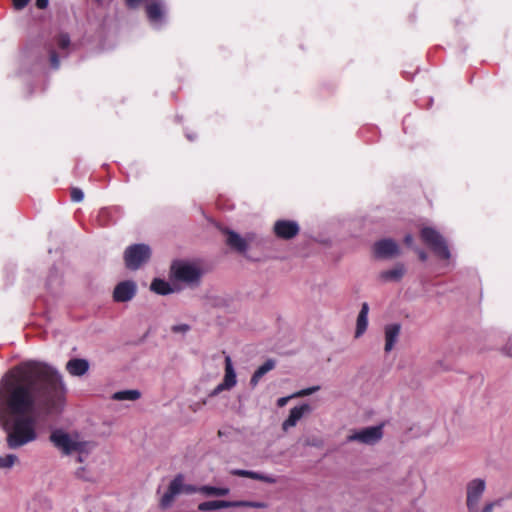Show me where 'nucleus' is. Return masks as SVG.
<instances>
[{
  "instance_id": "nucleus-1",
  "label": "nucleus",
  "mask_w": 512,
  "mask_h": 512,
  "mask_svg": "<svg viewBox=\"0 0 512 512\" xmlns=\"http://www.w3.org/2000/svg\"><path fill=\"white\" fill-rule=\"evenodd\" d=\"M66 387L50 365L27 362L9 370L0 381V421L10 449H19L37 437L36 415L60 413Z\"/></svg>"
},
{
  "instance_id": "nucleus-2",
  "label": "nucleus",
  "mask_w": 512,
  "mask_h": 512,
  "mask_svg": "<svg viewBox=\"0 0 512 512\" xmlns=\"http://www.w3.org/2000/svg\"><path fill=\"white\" fill-rule=\"evenodd\" d=\"M420 238L433 253L443 260H448L451 256L448 245L444 237L432 227H423L420 230Z\"/></svg>"
},
{
  "instance_id": "nucleus-3",
  "label": "nucleus",
  "mask_w": 512,
  "mask_h": 512,
  "mask_svg": "<svg viewBox=\"0 0 512 512\" xmlns=\"http://www.w3.org/2000/svg\"><path fill=\"white\" fill-rule=\"evenodd\" d=\"M151 249L147 244H133L128 246L123 255L124 263L129 270H138L151 258Z\"/></svg>"
},
{
  "instance_id": "nucleus-4",
  "label": "nucleus",
  "mask_w": 512,
  "mask_h": 512,
  "mask_svg": "<svg viewBox=\"0 0 512 512\" xmlns=\"http://www.w3.org/2000/svg\"><path fill=\"white\" fill-rule=\"evenodd\" d=\"M52 444L64 455H70L74 452H86V442L74 440L68 433L62 430H55L49 437Z\"/></svg>"
},
{
  "instance_id": "nucleus-5",
  "label": "nucleus",
  "mask_w": 512,
  "mask_h": 512,
  "mask_svg": "<svg viewBox=\"0 0 512 512\" xmlns=\"http://www.w3.org/2000/svg\"><path fill=\"white\" fill-rule=\"evenodd\" d=\"M232 507H248V508H266L267 504L265 502H256V501H228V500H212L202 502L198 505V510L202 512L214 511L223 508H232Z\"/></svg>"
},
{
  "instance_id": "nucleus-6",
  "label": "nucleus",
  "mask_w": 512,
  "mask_h": 512,
  "mask_svg": "<svg viewBox=\"0 0 512 512\" xmlns=\"http://www.w3.org/2000/svg\"><path fill=\"white\" fill-rule=\"evenodd\" d=\"M383 437V425L371 426L363 428L359 431L351 433L347 440L349 442H360L372 445L377 443Z\"/></svg>"
},
{
  "instance_id": "nucleus-7",
  "label": "nucleus",
  "mask_w": 512,
  "mask_h": 512,
  "mask_svg": "<svg viewBox=\"0 0 512 512\" xmlns=\"http://www.w3.org/2000/svg\"><path fill=\"white\" fill-rule=\"evenodd\" d=\"M373 253L376 258L388 259L398 256L400 254V248L396 241L385 238L373 244Z\"/></svg>"
},
{
  "instance_id": "nucleus-8",
  "label": "nucleus",
  "mask_w": 512,
  "mask_h": 512,
  "mask_svg": "<svg viewBox=\"0 0 512 512\" xmlns=\"http://www.w3.org/2000/svg\"><path fill=\"white\" fill-rule=\"evenodd\" d=\"M483 479H474L467 485V507L469 512H477L478 502L485 490Z\"/></svg>"
},
{
  "instance_id": "nucleus-9",
  "label": "nucleus",
  "mask_w": 512,
  "mask_h": 512,
  "mask_svg": "<svg viewBox=\"0 0 512 512\" xmlns=\"http://www.w3.org/2000/svg\"><path fill=\"white\" fill-rule=\"evenodd\" d=\"M300 227L293 220H277L273 226V232L279 239L290 240L298 235Z\"/></svg>"
},
{
  "instance_id": "nucleus-10",
  "label": "nucleus",
  "mask_w": 512,
  "mask_h": 512,
  "mask_svg": "<svg viewBox=\"0 0 512 512\" xmlns=\"http://www.w3.org/2000/svg\"><path fill=\"white\" fill-rule=\"evenodd\" d=\"M136 291L137 286L133 281H122L114 288L113 300L118 303L128 302L136 295Z\"/></svg>"
},
{
  "instance_id": "nucleus-11",
  "label": "nucleus",
  "mask_w": 512,
  "mask_h": 512,
  "mask_svg": "<svg viewBox=\"0 0 512 512\" xmlns=\"http://www.w3.org/2000/svg\"><path fill=\"white\" fill-rule=\"evenodd\" d=\"M184 476L178 474L170 482L167 491L161 498L160 504L163 508L169 507L174 501V498L182 492Z\"/></svg>"
},
{
  "instance_id": "nucleus-12",
  "label": "nucleus",
  "mask_w": 512,
  "mask_h": 512,
  "mask_svg": "<svg viewBox=\"0 0 512 512\" xmlns=\"http://www.w3.org/2000/svg\"><path fill=\"white\" fill-rule=\"evenodd\" d=\"M236 385V373L234 371L231 358H225V375L223 382L220 383L212 392L211 395H216L223 390H229Z\"/></svg>"
},
{
  "instance_id": "nucleus-13",
  "label": "nucleus",
  "mask_w": 512,
  "mask_h": 512,
  "mask_svg": "<svg viewBox=\"0 0 512 512\" xmlns=\"http://www.w3.org/2000/svg\"><path fill=\"white\" fill-rule=\"evenodd\" d=\"M312 411V407L304 403L300 406L293 407L290 410L288 418L282 423V430L287 432L290 428L296 426L297 422L305 415Z\"/></svg>"
},
{
  "instance_id": "nucleus-14",
  "label": "nucleus",
  "mask_w": 512,
  "mask_h": 512,
  "mask_svg": "<svg viewBox=\"0 0 512 512\" xmlns=\"http://www.w3.org/2000/svg\"><path fill=\"white\" fill-rule=\"evenodd\" d=\"M174 275L178 280L185 282H194L199 279L200 272L193 265L182 264L175 268Z\"/></svg>"
},
{
  "instance_id": "nucleus-15",
  "label": "nucleus",
  "mask_w": 512,
  "mask_h": 512,
  "mask_svg": "<svg viewBox=\"0 0 512 512\" xmlns=\"http://www.w3.org/2000/svg\"><path fill=\"white\" fill-rule=\"evenodd\" d=\"M65 369L71 376L81 377L88 372L89 362L82 358H72L66 363Z\"/></svg>"
},
{
  "instance_id": "nucleus-16",
  "label": "nucleus",
  "mask_w": 512,
  "mask_h": 512,
  "mask_svg": "<svg viewBox=\"0 0 512 512\" xmlns=\"http://www.w3.org/2000/svg\"><path fill=\"white\" fill-rule=\"evenodd\" d=\"M406 268L404 264L397 263L392 269L382 271L379 278L383 282H398L405 275Z\"/></svg>"
},
{
  "instance_id": "nucleus-17",
  "label": "nucleus",
  "mask_w": 512,
  "mask_h": 512,
  "mask_svg": "<svg viewBox=\"0 0 512 512\" xmlns=\"http://www.w3.org/2000/svg\"><path fill=\"white\" fill-rule=\"evenodd\" d=\"M224 232L227 234L226 243L227 245L236 250L239 253H244L247 248L248 244L244 238H242L238 233L225 229Z\"/></svg>"
},
{
  "instance_id": "nucleus-18",
  "label": "nucleus",
  "mask_w": 512,
  "mask_h": 512,
  "mask_svg": "<svg viewBox=\"0 0 512 512\" xmlns=\"http://www.w3.org/2000/svg\"><path fill=\"white\" fill-rule=\"evenodd\" d=\"M400 325L399 324H390L385 327V352H390L400 334Z\"/></svg>"
},
{
  "instance_id": "nucleus-19",
  "label": "nucleus",
  "mask_w": 512,
  "mask_h": 512,
  "mask_svg": "<svg viewBox=\"0 0 512 512\" xmlns=\"http://www.w3.org/2000/svg\"><path fill=\"white\" fill-rule=\"evenodd\" d=\"M369 306L364 302L357 317L355 337H360L367 329Z\"/></svg>"
},
{
  "instance_id": "nucleus-20",
  "label": "nucleus",
  "mask_w": 512,
  "mask_h": 512,
  "mask_svg": "<svg viewBox=\"0 0 512 512\" xmlns=\"http://www.w3.org/2000/svg\"><path fill=\"white\" fill-rule=\"evenodd\" d=\"M150 288L159 295H167L173 291L168 282L159 278H155L152 281Z\"/></svg>"
},
{
  "instance_id": "nucleus-21",
  "label": "nucleus",
  "mask_w": 512,
  "mask_h": 512,
  "mask_svg": "<svg viewBox=\"0 0 512 512\" xmlns=\"http://www.w3.org/2000/svg\"><path fill=\"white\" fill-rule=\"evenodd\" d=\"M229 492L230 490L226 487H213L208 485L199 487V493L206 496H226Z\"/></svg>"
},
{
  "instance_id": "nucleus-22",
  "label": "nucleus",
  "mask_w": 512,
  "mask_h": 512,
  "mask_svg": "<svg viewBox=\"0 0 512 512\" xmlns=\"http://www.w3.org/2000/svg\"><path fill=\"white\" fill-rule=\"evenodd\" d=\"M141 397V393L138 390H123L113 394L112 399L117 401L130 400L135 401Z\"/></svg>"
},
{
  "instance_id": "nucleus-23",
  "label": "nucleus",
  "mask_w": 512,
  "mask_h": 512,
  "mask_svg": "<svg viewBox=\"0 0 512 512\" xmlns=\"http://www.w3.org/2000/svg\"><path fill=\"white\" fill-rule=\"evenodd\" d=\"M147 17L151 22L160 21L163 16V11L158 3H151L146 7Z\"/></svg>"
},
{
  "instance_id": "nucleus-24",
  "label": "nucleus",
  "mask_w": 512,
  "mask_h": 512,
  "mask_svg": "<svg viewBox=\"0 0 512 512\" xmlns=\"http://www.w3.org/2000/svg\"><path fill=\"white\" fill-rule=\"evenodd\" d=\"M317 390H319V387L314 386V387L300 390V391L296 392L295 394H293L292 396L281 397L277 400V405L279 407H283L287 404V402L289 401L290 398L308 396V395H311L312 393L316 392Z\"/></svg>"
},
{
  "instance_id": "nucleus-25",
  "label": "nucleus",
  "mask_w": 512,
  "mask_h": 512,
  "mask_svg": "<svg viewBox=\"0 0 512 512\" xmlns=\"http://www.w3.org/2000/svg\"><path fill=\"white\" fill-rule=\"evenodd\" d=\"M17 460V456L13 454L0 456V468H11Z\"/></svg>"
},
{
  "instance_id": "nucleus-26",
  "label": "nucleus",
  "mask_w": 512,
  "mask_h": 512,
  "mask_svg": "<svg viewBox=\"0 0 512 512\" xmlns=\"http://www.w3.org/2000/svg\"><path fill=\"white\" fill-rule=\"evenodd\" d=\"M275 367V361L272 360V359H268L265 363H263L261 366L258 367V369L256 370V372L260 375V376H264L266 373H268L269 371H271L272 369H274Z\"/></svg>"
},
{
  "instance_id": "nucleus-27",
  "label": "nucleus",
  "mask_w": 512,
  "mask_h": 512,
  "mask_svg": "<svg viewBox=\"0 0 512 512\" xmlns=\"http://www.w3.org/2000/svg\"><path fill=\"white\" fill-rule=\"evenodd\" d=\"M56 43L60 49H67L70 45V37L66 33L59 34Z\"/></svg>"
},
{
  "instance_id": "nucleus-28",
  "label": "nucleus",
  "mask_w": 512,
  "mask_h": 512,
  "mask_svg": "<svg viewBox=\"0 0 512 512\" xmlns=\"http://www.w3.org/2000/svg\"><path fill=\"white\" fill-rule=\"evenodd\" d=\"M71 200L74 202H81L84 198V194L81 189L79 188H72L71 189Z\"/></svg>"
},
{
  "instance_id": "nucleus-29",
  "label": "nucleus",
  "mask_w": 512,
  "mask_h": 512,
  "mask_svg": "<svg viewBox=\"0 0 512 512\" xmlns=\"http://www.w3.org/2000/svg\"><path fill=\"white\" fill-rule=\"evenodd\" d=\"M50 63L54 69H57L60 65L59 57L54 50L50 51Z\"/></svg>"
},
{
  "instance_id": "nucleus-30",
  "label": "nucleus",
  "mask_w": 512,
  "mask_h": 512,
  "mask_svg": "<svg viewBox=\"0 0 512 512\" xmlns=\"http://www.w3.org/2000/svg\"><path fill=\"white\" fill-rule=\"evenodd\" d=\"M182 492L186 493V494H193V493H197L199 492V487H196L194 485H191V484H184L183 483V489H182Z\"/></svg>"
},
{
  "instance_id": "nucleus-31",
  "label": "nucleus",
  "mask_w": 512,
  "mask_h": 512,
  "mask_svg": "<svg viewBox=\"0 0 512 512\" xmlns=\"http://www.w3.org/2000/svg\"><path fill=\"white\" fill-rule=\"evenodd\" d=\"M189 329H190V327L187 324L174 325L171 328L172 332H174V333H179V332L184 333V332H187Z\"/></svg>"
},
{
  "instance_id": "nucleus-32",
  "label": "nucleus",
  "mask_w": 512,
  "mask_h": 512,
  "mask_svg": "<svg viewBox=\"0 0 512 512\" xmlns=\"http://www.w3.org/2000/svg\"><path fill=\"white\" fill-rule=\"evenodd\" d=\"M12 1H13V6L16 10H22L30 2V0H12Z\"/></svg>"
},
{
  "instance_id": "nucleus-33",
  "label": "nucleus",
  "mask_w": 512,
  "mask_h": 512,
  "mask_svg": "<svg viewBox=\"0 0 512 512\" xmlns=\"http://www.w3.org/2000/svg\"><path fill=\"white\" fill-rule=\"evenodd\" d=\"M260 481L265 482V483H269V484H274V483L277 482L275 477L269 476V475H264V474H261Z\"/></svg>"
},
{
  "instance_id": "nucleus-34",
  "label": "nucleus",
  "mask_w": 512,
  "mask_h": 512,
  "mask_svg": "<svg viewBox=\"0 0 512 512\" xmlns=\"http://www.w3.org/2000/svg\"><path fill=\"white\" fill-rule=\"evenodd\" d=\"M262 378V376H260L256 371L253 373L251 379H250V384L252 387H255L258 382L260 381V379Z\"/></svg>"
},
{
  "instance_id": "nucleus-35",
  "label": "nucleus",
  "mask_w": 512,
  "mask_h": 512,
  "mask_svg": "<svg viewBox=\"0 0 512 512\" xmlns=\"http://www.w3.org/2000/svg\"><path fill=\"white\" fill-rule=\"evenodd\" d=\"M415 251L417 252L418 257H419V259H420L422 262H424V261H426V260H427L428 255H427V253H426L423 249H418V248H416V249H415Z\"/></svg>"
},
{
  "instance_id": "nucleus-36",
  "label": "nucleus",
  "mask_w": 512,
  "mask_h": 512,
  "mask_svg": "<svg viewBox=\"0 0 512 512\" xmlns=\"http://www.w3.org/2000/svg\"><path fill=\"white\" fill-rule=\"evenodd\" d=\"M403 241H404L405 245H407L408 247H412L413 243H414V238L411 234H407V235H405Z\"/></svg>"
},
{
  "instance_id": "nucleus-37",
  "label": "nucleus",
  "mask_w": 512,
  "mask_h": 512,
  "mask_svg": "<svg viewBox=\"0 0 512 512\" xmlns=\"http://www.w3.org/2000/svg\"><path fill=\"white\" fill-rule=\"evenodd\" d=\"M231 473L235 476L247 478L248 470L236 469V470H233Z\"/></svg>"
},
{
  "instance_id": "nucleus-38",
  "label": "nucleus",
  "mask_w": 512,
  "mask_h": 512,
  "mask_svg": "<svg viewBox=\"0 0 512 512\" xmlns=\"http://www.w3.org/2000/svg\"><path fill=\"white\" fill-rule=\"evenodd\" d=\"M143 0H125L126 5L129 8L137 7Z\"/></svg>"
},
{
  "instance_id": "nucleus-39",
  "label": "nucleus",
  "mask_w": 512,
  "mask_h": 512,
  "mask_svg": "<svg viewBox=\"0 0 512 512\" xmlns=\"http://www.w3.org/2000/svg\"><path fill=\"white\" fill-rule=\"evenodd\" d=\"M247 478H251V479L260 481L261 473H257V472L248 470Z\"/></svg>"
},
{
  "instance_id": "nucleus-40",
  "label": "nucleus",
  "mask_w": 512,
  "mask_h": 512,
  "mask_svg": "<svg viewBox=\"0 0 512 512\" xmlns=\"http://www.w3.org/2000/svg\"><path fill=\"white\" fill-rule=\"evenodd\" d=\"M48 0H36V6L39 9H45L48 6Z\"/></svg>"
},
{
  "instance_id": "nucleus-41",
  "label": "nucleus",
  "mask_w": 512,
  "mask_h": 512,
  "mask_svg": "<svg viewBox=\"0 0 512 512\" xmlns=\"http://www.w3.org/2000/svg\"><path fill=\"white\" fill-rule=\"evenodd\" d=\"M494 505H495L494 503H488V504H486V505L483 507V509H482V511H481V512H493Z\"/></svg>"
},
{
  "instance_id": "nucleus-42",
  "label": "nucleus",
  "mask_w": 512,
  "mask_h": 512,
  "mask_svg": "<svg viewBox=\"0 0 512 512\" xmlns=\"http://www.w3.org/2000/svg\"><path fill=\"white\" fill-rule=\"evenodd\" d=\"M84 471H85V468H83V467H82V468H79V469L76 471V475H77V477L82 478V477H83V473H84Z\"/></svg>"
},
{
  "instance_id": "nucleus-43",
  "label": "nucleus",
  "mask_w": 512,
  "mask_h": 512,
  "mask_svg": "<svg viewBox=\"0 0 512 512\" xmlns=\"http://www.w3.org/2000/svg\"><path fill=\"white\" fill-rule=\"evenodd\" d=\"M82 454H83V453H79V455H78V457H77V459H76V460H77L78 462H80V463L84 461V458H83Z\"/></svg>"
}]
</instances>
